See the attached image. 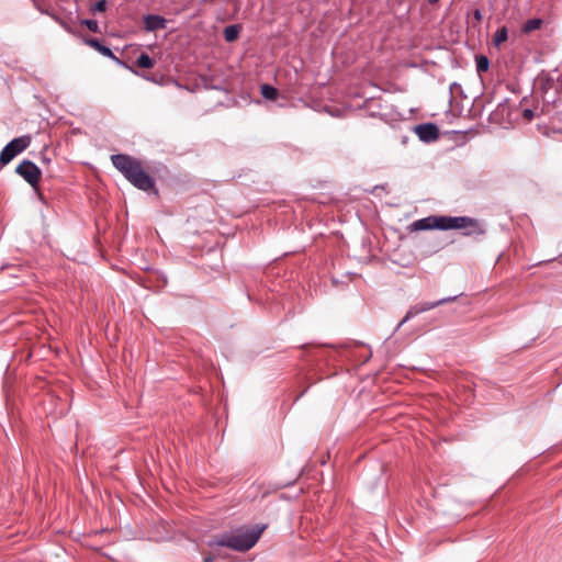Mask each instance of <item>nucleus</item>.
<instances>
[{
	"label": "nucleus",
	"instance_id": "2",
	"mask_svg": "<svg viewBox=\"0 0 562 562\" xmlns=\"http://www.w3.org/2000/svg\"><path fill=\"white\" fill-rule=\"evenodd\" d=\"M266 525L255 527L240 526L216 536L207 541L210 548L226 547L238 552L250 550L260 539Z\"/></svg>",
	"mask_w": 562,
	"mask_h": 562
},
{
	"label": "nucleus",
	"instance_id": "20",
	"mask_svg": "<svg viewBox=\"0 0 562 562\" xmlns=\"http://www.w3.org/2000/svg\"><path fill=\"white\" fill-rule=\"evenodd\" d=\"M473 16L476 21H481L482 20V13L480 10H475L474 13H473Z\"/></svg>",
	"mask_w": 562,
	"mask_h": 562
},
{
	"label": "nucleus",
	"instance_id": "12",
	"mask_svg": "<svg viewBox=\"0 0 562 562\" xmlns=\"http://www.w3.org/2000/svg\"><path fill=\"white\" fill-rule=\"evenodd\" d=\"M260 91H261V95L266 99V100H276L279 95V91L270 86V85H262L261 88H260Z\"/></svg>",
	"mask_w": 562,
	"mask_h": 562
},
{
	"label": "nucleus",
	"instance_id": "7",
	"mask_svg": "<svg viewBox=\"0 0 562 562\" xmlns=\"http://www.w3.org/2000/svg\"><path fill=\"white\" fill-rule=\"evenodd\" d=\"M458 299V295H454V296H448V297H443V299H440L438 301H434V302H424L419 305H416V306H413L409 308V311L406 313L405 317L402 319V322L398 324V327H401L404 323H406L409 318L418 315L419 313H423V312H427V311H430L437 306H440L445 303H448V302H453Z\"/></svg>",
	"mask_w": 562,
	"mask_h": 562
},
{
	"label": "nucleus",
	"instance_id": "21",
	"mask_svg": "<svg viewBox=\"0 0 562 562\" xmlns=\"http://www.w3.org/2000/svg\"><path fill=\"white\" fill-rule=\"evenodd\" d=\"M215 560L213 554H207L204 557L203 562H213Z\"/></svg>",
	"mask_w": 562,
	"mask_h": 562
},
{
	"label": "nucleus",
	"instance_id": "8",
	"mask_svg": "<svg viewBox=\"0 0 562 562\" xmlns=\"http://www.w3.org/2000/svg\"><path fill=\"white\" fill-rule=\"evenodd\" d=\"M415 133L422 142L430 143L439 138V128L434 123H423L415 126Z\"/></svg>",
	"mask_w": 562,
	"mask_h": 562
},
{
	"label": "nucleus",
	"instance_id": "15",
	"mask_svg": "<svg viewBox=\"0 0 562 562\" xmlns=\"http://www.w3.org/2000/svg\"><path fill=\"white\" fill-rule=\"evenodd\" d=\"M543 21L541 19H530L528 20L524 26V33H530L532 31L539 30L542 26Z\"/></svg>",
	"mask_w": 562,
	"mask_h": 562
},
{
	"label": "nucleus",
	"instance_id": "10",
	"mask_svg": "<svg viewBox=\"0 0 562 562\" xmlns=\"http://www.w3.org/2000/svg\"><path fill=\"white\" fill-rule=\"evenodd\" d=\"M86 44L90 47L94 48L97 52H99L101 55L109 57L117 63H121L120 59L113 54L111 48L103 45L98 38H87Z\"/></svg>",
	"mask_w": 562,
	"mask_h": 562
},
{
	"label": "nucleus",
	"instance_id": "18",
	"mask_svg": "<svg viewBox=\"0 0 562 562\" xmlns=\"http://www.w3.org/2000/svg\"><path fill=\"white\" fill-rule=\"evenodd\" d=\"M106 7L108 3L105 0H99L90 8V12L93 14L97 12H104L106 10Z\"/></svg>",
	"mask_w": 562,
	"mask_h": 562
},
{
	"label": "nucleus",
	"instance_id": "4",
	"mask_svg": "<svg viewBox=\"0 0 562 562\" xmlns=\"http://www.w3.org/2000/svg\"><path fill=\"white\" fill-rule=\"evenodd\" d=\"M111 161L135 188L143 191H149L155 188L154 178L144 170L139 159L127 154H115L111 156Z\"/></svg>",
	"mask_w": 562,
	"mask_h": 562
},
{
	"label": "nucleus",
	"instance_id": "3",
	"mask_svg": "<svg viewBox=\"0 0 562 562\" xmlns=\"http://www.w3.org/2000/svg\"><path fill=\"white\" fill-rule=\"evenodd\" d=\"M111 161L135 188L143 191H149L155 188L154 178L144 170L139 159L127 154H115L111 156Z\"/></svg>",
	"mask_w": 562,
	"mask_h": 562
},
{
	"label": "nucleus",
	"instance_id": "9",
	"mask_svg": "<svg viewBox=\"0 0 562 562\" xmlns=\"http://www.w3.org/2000/svg\"><path fill=\"white\" fill-rule=\"evenodd\" d=\"M167 20L158 14H146L143 16L144 29L146 32H155L167 26Z\"/></svg>",
	"mask_w": 562,
	"mask_h": 562
},
{
	"label": "nucleus",
	"instance_id": "22",
	"mask_svg": "<svg viewBox=\"0 0 562 562\" xmlns=\"http://www.w3.org/2000/svg\"><path fill=\"white\" fill-rule=\"evenodd\" d=\"M525 116L526 117H532V111L531 110H525Z\"/></svg>",
	"mask_w": 562,
	"mask_h": 562
},
{
	"label": "nucleus",
	"instance_id": "23",
	"mask_svg": "<svg viewBox=\"0 0 562 562\" xmlns=\"http://www.w3.org/2000/svg\"><path fill=\"white\" fill-rule=\"evenodd\" d=\"M379 189H384V187L383 186H375L371 192L375 193Z\"/></svg>",
	"mask_w": 562,
	"mask_h": 562
},
{
	"label": "nucleus",
	"instance_id": "19",
	"mask_svg": "<svg viewBox=\"0 0 562 562\" xmlns=\"http://www.w3.org/2000/svg\"><path fill=\"white\" fill-rule=\"evenodd\" d=\"M83 25L88 27L89 31L98 33L99 30V23L95 20L86 19L81 22Z\"/></svg>",
	"mask_w": 562,
	"mask_h": 562
},
{
	"label": "nucleus",
	"instance_id": "24",
	"mask_svg": "<svg viewBox=\"0 0 562 562\" xmlns=\"http://www.w3.org/2000/svg\"><path fill=\"white\" fill-rule=\"evenodd\" d=\"M430 4L438 2L439 0H427Z\"/></svg>",
	"mask_w": 562,
	"mask_h": 562
},
{
	"label": "nucleus",
	"instance_id": "5",
	"mask_svg": "<svg viewBox=\"0 0 562 562\" xmlns=\"http://www.w3.org/2000/svg\"><path fill=\"white\" fill-rule=\"evenodd\" d=\"M31 144L29 135L16 137L8 143L0 153V168L8 165L15 156L24 151Z\"/></svg>",
	"mask_w": 562,
	"mask_h": 562
},
{
	"label": "nucleus",
	"instance_id": "16",
	"mask_svg": "<svg viewBox=\"0 0 562 562\" xmlns=\"http://www.w3.org/2000/svg\"><path fill=\"white\" fill-rule=\"evenodd\" d=\"M33 2H34L35 7L37 8V10L41 13L49 15L54 21L59 23L65 30H67L68 32L70 31V29L67 26V24L57 14L52 13L48 10L43 9L41 5H38L36 0H33Z\"/></svg>",
	"mask_w": 562,
	"mask_h": 562
},
{
	"label": "nucleus",
	"instance_id": "11",
	"mask_svg": "<svg viewBox=\"0 0 562 562\" xmlns=\"http://www.w3.org/2000/svg\"><path fill=\"white\" fill-rule=\"evenodd\" d=\"M241 26L238 24L228 25L224 29V38L226 42L231 43L238 38Z\"/></svg>",
	"mask_w": 562,
	"mask_h": 562
},
{
	"label": "nucleus",
	"instance_id": "13",
	"mask_svg": "<svg viewBox=\"0 0 562 562\" xmlns=\"http://www.w3.org/2000/svg\"><path fill=\"white\" fill-rule=\"evenodd\" d=\"M507 38H508V30L506 26H502V27L497 29L496 32L494 33L493 42H494L495 46H499L501 44L506 42Z\"/></svg>",
	"mask_w": 562,
	"mask_h": 562
},
{
	"label": "nucleus",
	"instance_id": "17",
	"mask_svg": "<svg viewBox=\"0 0 562 562\" xmlns=\"http://www.w3.org/2000/svg\"><path fill=\"white\" fill-rule=\"evenodd\" d=\"M490 67V60L486 56H477L476 57V70L477 72H485L488 70Z\"/></svg>",
	"mask_w": 562,
	"mask_h": 562
},
{
	"label": "nucleus",
	"instance_id": "1",
	"mask_svg": "<svg viewBox=\"0 0 562 562\" xmlns=\"http://www.w3.org/2000/svg\"><path fill=\"white\" fill-rule=\"evenodd\" d=\"M409 232L429 231V229H462L464 236L483 235L485 229L482 224L469 216H446L429 215L414 221L408 226Z\"/></svg>",
	"mask_w": 562,
	"mask_h": 562
},
{
	"label": "nucleus",
	"instance_id": "6",
	"mask_svg": "<svg viewBox=\"0 0 562 562\" xmlns=\"http://www.w3.org/2000/svg\"><path fill=\"white\" fill-rule=\"evenodd\" d=\"M15 172L22 177L34 190L38 189L42 177V170L31 160H22L15 169Z\"/></svg>",
	"mask_w": 562,
	"mask_h": 562
},
{
	"label": "nucleus",
	"instance_id": "14",
	"mask_svg": "<svg viewBox=\"0 0 562 562\" xmlns=\"http://www.w3.org/2000/svg\"><path fill=\"white\" fill-rule=\"evenodd\" d=\"M136 65L140 68L150 69L155 63L149 55L142 53L136 59Z\"/></svg>",
	"mask_w": 562,
	"mask_h": 562
}]
</instances>
